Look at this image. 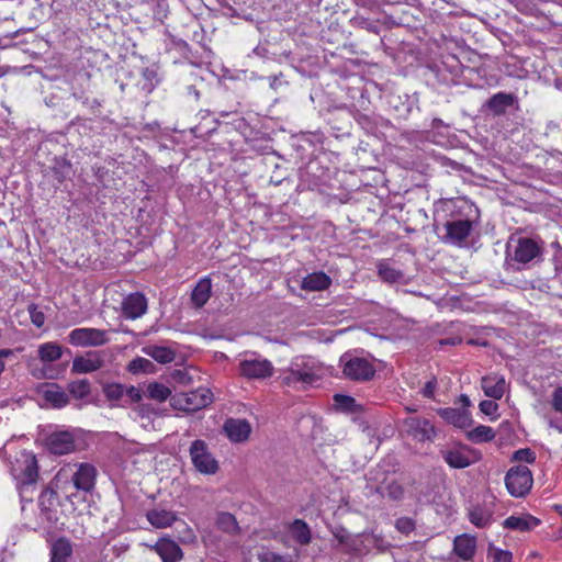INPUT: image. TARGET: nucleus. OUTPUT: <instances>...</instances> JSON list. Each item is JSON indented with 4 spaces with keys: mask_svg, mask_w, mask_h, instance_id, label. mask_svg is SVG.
Listing matches in <instances>:
<instances>
[{
    "mask_svg": "<svg viewBox=\"0 0 562 562\" xmlns=\"http://www.w3.org/2000/svg\"><path fill=\"white\" fill-rule=\"evenodd\" d=\"M38 463L33 452L23 450L10 463V474L15 481L21 502H32L37 483Z\"/></svg>",
    "mask_w": 562,
    "mask_h": 562,
    "instance_id": "obj_1",
    "label": "nucleus"
},
{
    "mask_svg": "<svg viewBox=\"0 0 562 562\" xmlns=\"http://www.w3.org/2000/svg\"><path fill=\"white\" fill-rule=\"evenodd\" d=\"M543 241L529 237L510 238L506 247V268L520 271L542 260Z\"/></svg>",
    "mask_w": 562,
    "mask_h": 562,
    "instance_id": "obj_2",
    "label": "nucleus"
},
{
    "mask_svg": "<svg viewBox=\"0 0 562 562\" xmlns=\"http://www.w3.org/2000/svg\"><path fill=\"white\" fill-rule=\"evenodd\" d=\"M318 379L316 363L303 356L294 358L290 366L281 371L279 376L282 385L294 390L305 389Z\"/></svg>",
    "mask_w": 562,
    "mask_h": 562,
    "instance_id": "obj_3",
    "label": "nucleus"
},
{
    "mask_svg": "<svg viewBox=\"0 0 562 562\" xmlns=\"http://www.w3.org/2000/svg\"><path fill=\"white\" fill-rule=\"evenodd\" d=\"M345 379L355 382H368L373 379L375 368L367 358L357 357L351 352H345L339 359Z\"/></svg>",
    "mask_w": 562,
    "mask_h": 562,
    "instance_id": "obj_4",
    "label": "nucleus"
},
{
    "mask_svg": "<svg viewBox=\"0 0 562 562\" xmlns=\"http://www.w3.org/2000/svg\"><path fill=\"white\" fill-rule=\"evenodd\" d=\"M213 402V393L207 387H198L194 391L179 393L171 397L170 404L175 409L196 412Z\"/></svg>",
    "mask_w": 562,
    "mask_h": 562,
    "instance_id": "obj_5",
    "label": "nucleus"
},
{
    "mask_svg": "<svg viewBox=\"0 0 562 562\" xmlns=\"http://www.w3.org/2000/svg\"><path fill=\"white\" fill-rule=\"evenodd\" d=\"M532 484V473L527 465H515L506 472L505 485L513 497H525Z\"/></svg>",
    "mask_w": 562,
    "mask_h": 562,
    "instance_id": "obj_6",
    "label": "nucleus"
},
{
    "mask_svg": "<svg viewBox=\"0 0 562 562\" xmlns=\"http://www.w3.org/2000/svg\"><path fill=\"white\" fill-rule=\"evenodd\" d=\"M189 453L193 467L201 474L212 475L218 471V462L210 452L204 440L196 439L192 441Z\"/></svg>",
    "mask_w": 562,
    "mask_h": 562,
    "instance_id": "obj_7",
    "label": "nucleus"
},
{
    "mask_svg": "<svg viewBox=\"0 0 562 562\" xmlns=\"http://www.w3.org/2000/svg\"><path fill=\"white\" fill-rule=\"evenodd\" d=\"M76 468L72 471V467L70 464L65 465L58 472V475H63L68 471L71 472V482L77 491H82L86 493L91 492L94 488L95 480H97V468L91 463H79L74 464Z\"/></svg>",
    "mask_w": 562,
    "mask_h": 562,
    "instance_id": "obj_8",
    "label": "nucleus"
},
{
    "mask_svg": "<svg viewBox=\"0 0 562 562\" xmlns=\"http://www.w3.org/2000/svg\"><path fill=\"white\" fill-rule=\"evenodd\" d=\"M238 370L240 375L246 379H266L273 374L272 363L256 353L246 355L244 359L239 361Z\"/></svg>",
    "mask_w": 562,
    "mask_h": 562,
    "instance_id": "obj_9",
    "label": "nucleus"
},
{
    "mask_svg": "<svg viewBox=\"0 0 562 562\" xmlns=\"http://www.w3.org/2000/svg\"><path fill=\"white\" fill-rule=\"evenodd\" d=\"M108 331L99 328H76L68 335V341L76 347H99L109 342Z\"/></svg>",
    "mask_w": 562,
    "mask_h": 562,
    "instance_id": "obj_10",
    "label": "nucleus"
},
{
    "mask_svg": "<svg viewBox=\"0 0 562 562\" xmlns=\"http://www.w3.org/2000/svg\"><path fill=\"white\" fill-rule=\"evenodd\" d=\"M46 449L57 456L71 453L75 451V436L69 430L54 431L45 438Z\"/></svg>",
    "mask_w": 562,
    "mask_h": 562,
    "instance_id": "obj_11",
    "label": "nucleus"
},
{
    "mask_svg": "<svg viewBox=\"0 0 562 562\" xmlns=\"http://www.w3.org/2000/svg\"><path fill=\"white\" fill-rule=\"evenodd\" d=\"M445 229L446 235L443 236L442 240L446 243L460 245L469 237L472 231V223L469 220L448 221L445 224Z\"/></svg>",
    "mask_w": 562,
    "mask_h": 562,
    "instance_id": "obj_12",
    "label": "nucleus"
},
{
    "mask_svg": "<svg viewBox=\"0 0 562 562\" xmlns=\"http://www.w3.org/2000/svg\"><path fill=\"white\" fill-rule=\"evenodd\" d=\"M42 397L54 408H63L69 404V395L57 383H44L38 389Z\"/></svg>",
    "mask_w": 562,
    "mask_h": 562,
    "instance_id": "obj_13",
    "label": "nucleus"
},
{
    "mask_svg": "<svg viewBox=\"0 0 562 562\" xmlns=\"http://www.w3.org/2000/svg\"><path fill=\"white\" fill-rule=\"evenodd\" d=\"M406 426L408 434L417 441L432 440L437 435L435 426L426 418H409Z\"/></svg>",
    "mask_w": 562,
    "mask_h": 562,
    "instance_id": "obj_14",
    "label": "nucleus"
},
{
    "mask_svg": "<svg viewBox=\"0 0 562 562\" xmlns=\"http://www.w3.org/2000/svg\"><path fill=\"white\" fill-rule=\"evenodd\" d=\"M147 311V300L143 293L135 292L122 301V313L126 318L136 319Z\"/></svg>",
    "mask_w": 562,
    "mask_h": 562,
    "instance_id": "obj_15",
    "label": "nucleus"
},
{
    "mask_svg": "<svg viewBox=\"0 0 562 562\" xmlns=\"http://www.w3.org/2000/svg\"><path fill=\"white\" fill-rule=\"evenodd\" d=\"M223 429L232 442L246 441L251 432V426L248 420L241 418H227Z\"/></svg>",
    "mask_w": 562,
    "mask_h": 562,
    "instance_id": "obj_16",
    "label": "nucleus"
},
{
    "mask_svg": "<svg viewBox=\"0 0 562 562\" xmlns=\"http://www.w3.org/2000/svg\"><path fill=\"white\" fill-rule=\"evenodd\" d=\"M104 364L103 358L98 351H90L83 356H78L72 361L71 372L83 374L91 373L101 369Z\"/></svg>",
    "mask_w": 562,
    "mask_h": 562,
    "instance_id": "obj_17",
    "label": "nucleus"
},
{
    "mask_svg": "<svg viewBox=\"0 0 562 562\" xmlns=\"http://www.w3.org/2000/svg\"><path fill=\"white\" fill-rule=\"evenodd\" d=\"M438 415L448 424L460 429H467L472 425V418L468 409L454 407L439 408Z\"/></svg>",
    "mask_w": 562,
    "mask_h": 562,
    "instance_id": "obj_18",
    "label": "nucleus"
},
{
    "mask_svg": "<svg viewBox=\"0 0 562 562\" xmlns=\"http://www.w3.org/2000/svg\"><path fill=\"white\" fill-rule=\"evenodd\" d=\"M154 550L161 558L162 562H179L183 558L182 549L171 539H159L154 546Z\"/></svg>",
    "mask_w": 562,
    "mask_h": 562,
    "instance_id": "obj_19",
    "label": "nucleus"
},
{
    "mask_svg": "<svg viewBox=\"0 0 562 562\" xmlns=\"http://www.w3.org/2000/svg\"><path fill=\"white\" fill-rule=\"evenodd\" d=\"M517 97L514 93L497 92L485 102V108L495 116L506 113L508 108L517 103Z\"/></svg>",
    "mask_w": 562,
    "mask_h": 562,
    "instance_id": "obj_20",
    "label": "nucleus"
},
{
    "mask_svg": "<svg viewBox=\"0 0 562 562\" xmlns=\"http://www.w3.org/2000/svg\"><path fill=\"white\" fill-rule=\"evenodd\" d=\"M476 552V538L469 533H462L453 539V553L463 561L473 559Z\"/></svg>",
    "mask_w": 562,
    "mask_h": 562,
    "instance_id": "obj_21",
    "label": "nucleus"
},
{
    "mask_svg": "<svg viewBox=\"0 0 562 562\" xmlns=\"http://www.w3.org/2000/svg\"><path fill=\"white\" fill-rule=\"evenodd\" d=\"M352 26L361 30H366L373 34L380 33V26L386 23V15L372 14V16L366 15L361 12H357L351 19Z\"/></svg>",
    "mask_w": 562,
    "mask_h": 562,
    "instance_id": "obj_22",
    "label": "nucleus"
},
{
    "mask_svg": "<svg viewBox=\"0 0 562 562\" xmlns=\"http://www.w3.org/2000/svg\"><path fill=\"white\" fill-rule=\"evenodd\" d=\"M481 386L486 396L499 400L505 394L506 381L503 375L491 374L482 378Z\"/></svg>",
    "mask_w": 562,
    "mask_h": 562,
    "instance_id": "obj_23",
    "label": "nucleus"
},
{
    "mask_svg": "<svg viewBox=\"0 0 562 562\" xmlns=\"http://www.w3.org/2000/svg\"><path fill=\"white\" fill-rule=\"evenodd\" d=\"M102 393L111 407H126L127 400H124L125 385L117 382H106L102 384Z\"/></svg>",
    "mask_w": 562,
    "mask_h": 562,
    "instance_id": "obj_24",
    "label": "nucleus"
},
{
    "mask_svg": "<svg viewBox=\"0 0 562 562\" xmlns=\"http://www.w3.org/2000/svg\"><path fill=\"white\" fill-rule=\"evenodd\" d=\"M288 531L291 533L293 540L301 546H307L312 542V530L306 521L303 519H294L286 525Z\"/></svg>",
    "mask_w": 562,
    "mask_h": 562,
    "instance_id": "obj_25",
    "label": "nucleus"
},
{
    "mask_svg": "<svg viewBox=\"0 0 562 562\" xmlns=\"http://www.w3.org/2000/svg\"><path fill=\"white\" fill-rule=\"evenodd\" d=\"M67 393L69 395V400L81 401L83 403H88L87 398L90 396L92 386L88 379H79L75 381H70L67 384Z\"/></svg>",
    "mask_w": 562,
    "mask_h": 562,
    "instance_id": "obj_26",
    "label": "nucleus"
},
{
    "mask_svg": "<svg viewBox=\"0 0 562 562\" xmlns=\"http://www.w3.org/2000/svg\"><path fill=\"white\" fill-rule=\"evenodd\" d=\"M212 294V283L210 278L201 279L194 286L191 301L196 308L203 307Z\"/></svg>",
    "mask_w": 562,
    "mask_h": 562,
    "instance_id": "obj_27",
    "label": "nucleus"
},
{
    "mask_svg": "<svg viewBox=\"0 0 562 562\" xmlns=\"http://www.w3.org/2000/svg\"><path fill=\"white\" fill-rule=\"evenodd\" d=\"M331 283L325 272H313L303 278L301 288L306 291H323Z\"/></svg>",
    "mask_w": 562,
    "mask_h": 562,
    "instance_id": "obj_28",
    "label": "nucleus"
},
{
    "mask_svg": "<svg viewBox=\"0 0 562 562\" xmlns=\"http://www.w3.org/2000/svg\"><path fill=\"white\" fill-rule=\"evenodd\" d=\"M539 524H540V520L530 515L524 516V517L509 516L504 520L503 526L506 529H510V530L529 531V530L533 529L535 527H537Z\"/></svg>",
    "mask_w": 562,
    "mask_h": 562,
    "instance_id": "obj_29",
    "label": "nucleus"
},
{
    "mask_svg": "<svg viewBox=\"0 0 562 562\" xmlns=\"http://www.w3.org/2000/svg\"><path fill=\"white\" fill-rule=\"evenodd\" d=\"M461 449L442 450L441 456L449 467L453 469H464L472 464L469 456Z\"/></svg>",
    "mask_w": 562,
    "mask_h": 562,
    "instance_id": "obj_30",
    "label": "nucleus"
},
{
    "mask_svg": "<svg viewBox=\"0 0 562 562\" xmlns=\"http://www.w3.org/2000/svg\"><path fill=\"white\" fill-rule=\"evenodd\" d=\"M72 554V546L69 539L58 538L50 548V562H68Z\"/></svg>",
    "mask_w": 562,
    "mask_h": 562,
    "instance_id": "obj_31",
    "label": "nucleus"
},
{
    "mask_svg": "<svg viewBox=\"0 0 562 562\" xmlns=\"http://www.w3.org/2000/svg\"><path fill=\"white\" fill-rule=\"evenodd\" d=\"M147 520L156 528L170 527L177 519L173 512L166 509H153L146 515Z\"/></svg>",
    "mask_w": 562,
    "mask_h": 562,
    "instance_id": "obj_32",
    "label": "nucleus"
},
{
    "mask_svg": "<svg viewBox=\"0 0 562 562\" xmlns=\"http://www.w3.org/2000/svg\"><path fill=\"white\" fill-rule=\"evenodd\" d=\"M215 525L221 531L229 536H236L240 532V528L236 520V517L228 512L217 513Z\"/></svg>",
    "mask_w": 562,
    "mask_h": 562,
    "instance_id": "obj_33",
    "label": "nucleus"
},
{
    "mask_svg": "<svg viewBox=\"0 0 562 562\" xmlns=\"http://www.w3.org/2000/svg\"><path fill=\"white\" fill-rule=\"evenodd\" d=\"M143 351L145 355L162 364L172 362L176 358V352L165 346L149 345L143 348Z\"/></svg>",
    "mask_w": 562,
    "mask_h": 562,
    "instance_id": "obj_34",
    "label": "nucleus"
},
{
    "mask_svg": "<svg viewBox=\"0 0 562 562\" xmlns=\"http://www.w3.org/2000/svg\"><path fill=\"white\" fill-rule=\"evenodd\" d=\"M257 559L259 562H297L300 559V551L294 549V554L282 555L271 551L267 547H262L257 553Z\"/></svg>",
    "mask_w": 562,
    "mask_h": 562,
    "instance_id": "obj_35",
    "label": "nucleus"
},
{
    "mask_svg": "<svg viewBox=\"0 0 562 562\" xmlns=\"http://www.w3.org/2000/svg\"><path fill=\"white\" fill-rule=\"evenodd\" d=\"M38 358L44 363L57 361L63 356V348L54 341L45 342L38 346Z\"/></svg>",
    "mask_w": 562,
    "mask_h": 562,
    "instance_id": "obj_36",
    "label": "nucleus"
},
{
    "mask_svg": "<svg viewBox=\"0 0 562 562\" xmlns=\"http://www.w3.org/2000/svg\"><path fill=\"white\" fill-rule=\"evenodd\" d=\"M58 495L57 493L49 488L45 487L38 497V505L41 508V512L46 516L48 520L53 519V508L57 504Z\"/></svg>",
    "mask_w": 562,
    "mask_h": 562,
    "instance_id": "obj_37",
    "label": "nucleus"
},
{
    "mask_svg": "<svg viewBox=\"0 0 562 562\" xmlns=\"http://www.w3.org/2000/svg\"><path fill=\"white\" fill-rule=\"evenodd\" d=\"M467 438L473 443L488 442L495 438V431L492 427L479 425L472 430L467 431Z\"/></svg>",
    "mask_w": 562,
    "mask_h": 562,
    "instance_id": "obj_38",
    "label": "nucleus"
},
{
    "mask_svg": "<svg viewBox=\"0 0 562 562\" xmlns=\"http://www.w3.org/2000/svg\"><path fill=\"white\" fill-rule=\"evenodd\" d=\"M380 278L389 283H395L404 278V273L392 267L387 261H380L376 266Z\"/></svg>",
    "mask_w": 562,
    "mask_h": 562,
    "instance_id": "obj_39",
    "label": "nucleus"
},
{
    "mask_svg": "<svg viewBox=\"0 0 562 562\" xmlns=\"http://www.w3.org/2000/svg\"><path fill=\"white\" fill-rule=\"evenodd\" d=\"M374 492L392 501H401L404 496V487L396 480H391L387 486L374 487Z\"/></svg>",
    "mask_w": 562,
    "mask_h": 562,
    "instance_id": "obj_40",
    "label": "nucleus"
},
{
    "mask_svg": "<svg viewBox=\"0 0 562 562\" xmlns=\"http://www.w3.org/2000/svg\"><path fill=\"white\" fill-rule=\"evenodd\" d=\"M469 519L477 528H486L492 524L493 516L492 513L487 509L482 507H474L469 513Z\"/></svg>",
    "mask_w": 562,
    "mask_h": 562,
    "instance_id": "obj_41",
    "label": "nucleus"
},
{
    "mask_svg": "<svg viewBox=\"0 0 562 562\" xmlns=\"http://www.w3.org/2000/svg\"><path fill=\"white\" fill-rule=\"evenodd\" d=\"M53 177L61 183L71 172V164L63 157L55 158L52 167Z\"/></svg>",
    "mask_w": 562,
    "mask_h": 562,
    "instance_id": "obj_42",
    "label": "nucleus"
},
{
    "mask_svg": "<svg viewBox=\"0 0 562 562\" xmlns=\"http://www.w3.org/2000/svg\"><path fill=\"white\" fill-rule=\"evenodd\" d=\"M171 395V390L162 383L153 382L147 385V396L157 402H165Z\"/></svg>",
    "mask_w": 562,
    "mask_h": 562,
    "instance_id": "obj_43",
    "label": "nucleus"
},
{
    "mask_svg": "<svg viewBox=\"0 0 562 562\" xmlns=\"http://www.w3.org/2000/svg\"><path fill=\"white\" fill-rule=\"evenodd\" d=\"M153 367V362L146 358L137 357L130 361L127 366L128 372L137 374L140 372H147Z\"/></svg>",
    "mask_w": 562,
    "mask_h": 562,
    "instance_id": "obj_44",
    "label": "nucleus"
},
{
    "mask_svg": "<svg viewBox=\"0 0 562 562\" xmlns=\"http://www.w3.org/2000/svg\"><path fill=\"white\" fill-rule=\"evenodd\" d=\"M335 538L340 544H344L348 551H357L356 539L352 538L345 529H339L334 532Z\"/></svg>",
    "mask_w": 562,
    "mask_h": 562,
    "instance_id": "obj_45",
    "label": "nucleus"
},
{
    "mask_svg": "<svg viewBox=\"0 0 562 562\" xmlns=\"http://www.w3.org/2000/svg\"><path fill=\"white\" fill-rule=\"evenodd\" d=\"M334 401L336 405L344 412H353L356 407V400L349 395L335 394Z\"/></svg>",
    "mask_w": 562,
    "mask_h": 562,
    "instance_id": "obj_46",
    "label": "nucleus"
},
{
    "mask_svg": "<svg viewBox=\"0 0 562 562\" xmlns=\"http://www.w3.org/2000/svg\"><path fill=\"white\" fill-rule=\"evenodd\" d=\"M395 528L403 535H409L416 528V522L411 517H400L395 521Z\"/></svg>",
    "mask_w": 562,
    "mask_h": 562,
    "instance_id": "obj_47",
    "label": "nucleus"
},
{
    "mask_svg": "<svg viewBox=\"0 0 562 562\" xmlns=\"http://www.w3.org/2000/svg\"><path fill=\"white\" fill-rule=\"evenodd\" d=\"M488 557L493 559V562H512L513 554L507 550L497 549L493 546L488 548Z\"/></svg>",
    "mask_w": 562,
    "mask_h": 562,
    "instance_id": "obj_48",
    "label": "nucleus"
},
{
    "mask_svg": "<svg viewBox=\"0 0 562 562\" xmlns=\"http://www.w3.org/2000/svg\"><path fill=\"white\" fill-rule=\"evenodd\" d=\"M513 461L533 463L536 460L535 452L529 448L518 449L513 453Z\"/></svg>",
    "mask_w": 562,
    "mask_h": 562,
    "instance_id": "obj_49",
    "label": "nucleus"
},
{
    "mask_svg": "<svg viewBox=\"0 0 562 562\" xmlns=\"http://www.w3.org/2000/svg\"><path fill=\"white\" fill-rule=\"evenodd\" d=\"M27 311H29L32 324L34 326H36L37 328H41L45 323L44 313L41 310H38L37 305L34 303L29 305Z\"/></svg>",
    "mask_w": 562,
    "mask_h": 562,
    "instance_id": "obj_50",
    "label": "nucleus"
},
{
    "mask_svg": "<svg viewBox=\"0 0 562 562\" xmlns=\"http://www.w3.org/2000/svg\"><path fill=\"white\" fill-rule=\"evenodd\" d=\"M142 398L143 392L140 391V389L134 385L125 386L124 400H127V405L133 403H139Z\"/></svg>",
    "mask_w": 562,
    "mask_h": 562,
    "instance_id": "obj_51",
    "label": "nucleus"
},
{
    "mask_svg": "<svg viewBox=\"0 0 562 562\" xmlns=\"http://www.w3.org/2000/svg\"><path fill=\"white\" fill-rule=\"evenodd\" d=\"M170 378L180 384L188 385L192 382V376L187 369H176L171 372Z\"/></svg>",
    "mask_w": 562,
    "mask_h": 562,
    "instance_id": "obj_52",
    "label": "nucleus"
},
{
    "mask_svg": "<svg viewBox=\"0 0 562 562\" xmlns=\"http://www.w3.org/2000/svg\"><path fill=\"white\" fill-rule=\"evenodd\" d=\"M391 480L384 471H376L369 476V481L374 483V487L387 486Z\"/></svg>",
    "mask_w": 562,
    "mask_h": 562,
    "instance_id": "obj_53",
    "label": "nucleus"
},
{
    "mask_svg": "<svg viewBox=\"0 0 562 562\" xmlns=\"http://www.w3.org/2000/svg\"><path fill=\"white\" fill-rule=\"evenodd\" d=\"M358 7L368 9L371 14L381 15V10L378 5V0H355Z\"/></svg>",
    "mask_w": 562,
    "mask_h": 562,
    "instance_id": "obj_54",
    "label": "nucleus"
},
{
    "mask_svg": "<svg viewBox=\"0 0 562 562\" xmlns=\"http://www.w3.org/2000/svg\"><path fill=\"white\" fill-rule=\"evenodd\" d=\"M552 407L562 414V386L557 387L552 394Z\"/></svg>",
    "mask_w": 562,
    "mask_h": 562,
    "instance_id": "obj_55",
    "label": "nucleus"
},
{
    "mask_svg": "<svg viewBox=\"0 0 562 562\" xmlns=\"http://www.w3.org/2000/svg\"><path fill=\"white\" fill-rule=\"evenodd\" d=\"M436 389H437V379L432 378L431 380L426 382V384L422 389V394H423V396H425L427 398H431L435 395Z\"/></svg>",
    "mask_w": 562,
    "mask_h": 562,
    "instance_id": "obj_56",
    "label": "nucleus"
},
{
    "mask_svg": "<svg viewBox=\"0 0 562 562\" xmlns=\"http://www.w3.org/2000/svg\"><path fill=\"white\" fill-rule=\"evenodd\" d=\"M498 405L491 400H484L480 403V411L485 415H493L497 411Z\"/></svg>",
    "mask_w": 562,
    "mask_h": 562,
    "instance_id": "obj_57",
    "label": "nucleus"
},
{
    "mask_svg": "<svg viewBox=\"0 0 562 562\" xmlns=\"http://www.w3.org/2000/svg\"><path fill=\"white\" fill-rule=\"evenodd\" d=\"M142 75L149 82H153V80L156 79V77H157L156 70L148 68V67L143 69ZM151 88H153V83H150V87L148 90L150 91Z\"/></svg>",
    "mask_w": 562,
    "mask_h": 562,
    "instance_id": "obj_58",
    "label": "nucleus"
},
{
    "mask_svg": "<svg viewBox=\"0 0 562 562\" xmlns=\"http://www.w3.org/2000/svg\"><path fill=\"white\" fill-rule=\"evenodd\" d=\"M461 341H462V339L460 337L443 338V339L439 340V345L440 346H446V345L456 346V345L461 344Z\"/></svg>",
    "mask_w": 562,
    "mask_h": 562,
    "instance_id": "obj_59",
    "label": "nucleus"
},
{
    "mask_svg": "<svg viewBox=\"0 0 562 562\" xmlns=\"http://www.w3.org/2000/svg\"><path fill=\"white\" fill-rule=\"evenodd\" d=\"M333 2L334 0H318L316 5L318 10L329 11Z\"/></svg>",
    "mask_w": 562,
    "mask_h": 562,
    "instance_id": "obj_60",
    "label": "nucleus"
},
{
    "mask_svg": "<svg viewBox=\"0 0 562 562\" xmlns=\"http://www.w3.org/2000/svg\"><path fill=\"white\" fill-rule=\"evenodd\" d=\"M459 402L462 404L463 408L462 409H468V407L470 406L471 402H470V398L465 395V394H461L460 397H459Z\"/></svg>",
    "mask_w": 562,
    "mask_h": 562,
    "instance_id": "obj_61",
    "label": "nucleus"
},
{
    "mask_svg": "<svg viewBox=\"0 0 562 562\" xmlns=\"http://www.w3.org/2000/svg\"><path fill=\"white\" fill-rule=\"evenodd\" d=\"M272 538L280 541L284 547H289V538L285 536H279V533H273Z\"/></svg>",
    "mask_w": 562,
    "mask_h": 562,
    "instance_id": "obj_62",
    "label": "nucleus"
},
{
    "mask_svg": "<svg viewBox=\"0 0 562 562\" xmlns=\"http://www.w3.org/2000/svg\"><path fill=\"white\" fill-rule=\"evenodd\" d=\"M83 103L90 104V106H99L100 105V102L97 99H92L91 102H89L88 99H86L83 101Z\"/></svg>",
    "mask_w": 562,
    "mask_h": 562,
    "instance_id": "obj_63",
    "label": "nucleus"
},
{
    "mask_svg": "<svg viewBox=\"0 0 562 562\" xmlns=\"http://www.w3.org/2000/svg\"><path fill=\"white\" fill-rule=\"evenodd\" d=\"M549 425H550V427L555 428L559 432L562 434V426L555 424L553 420H550Z\"/></svg>",
    "mask_w": 562,
    "mask_h": 562,
    "instance_id": "obj_64",
    "label": "nucleus"
}]
</instances>
